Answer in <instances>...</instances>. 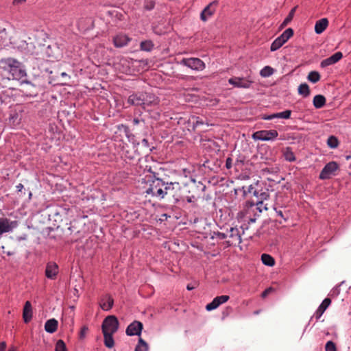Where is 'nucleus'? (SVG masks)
<instances>
[{
  "instance_id": "5fc2aeb1",
  "label": "nucleus",
  "mask_w": 351,
  "mask_h": 351,
  "mask_svg": "<svg viewBox=\"0 0 351 351\" xmlns=\"http://www.w3.org/2000/svg\"><path fill=\"white\" fill-rule=\"evenodd\" d=\"M118 128L119 130H121L123 129V131L125 132V133L126 134L128 138H130V135H129V133H130V130H129V128L127 126V125H125L123 124H121V125H118Z\"/></svg>"
},
{
  "instance_id": "c9c22d12",
  "label": "nucleus",
  "mask_w": 351,
  "mask_h": 351,
  "mask_svg": "<svg viewBox=\"0 0 351 351\" xmlns=\"http://www.w3.org/2000/svg\"><path fill=\"white\" fill-rule=\"evenodd\" d=\"M170 198H172L173 204H176L181 200H184V195H183L182 191H178L177 192H173V194Z\"/></svg>"
},
{
  "instance_id": "473e14b6",
  "label": "nucleus",
  "mask_w": 351,
  "mask_h": 351,
  "mask_svg": "<svg viewBox=\"0 0 351 351\" xmlns=\"http://www.w3.org/2000/svg\"><path fill=\"white\" fill-rule=\"evenodd\" d=\"M140 48L142 51H150L154 48V44L151 40H144L141 43Z\"/></svg>"
},
{
  "instance_id": "49530a36",
  "label": "nucleus",
  "mask_w": 351,
  "mask_h": 351,
  "mask_svg": "<svg viewBox=\"0 0 351 351\" xmlns=\"http://www.w3.org/2000/svg\"><path fill=\"white\" fill-rule=\"evenodd\" d=\"M296 9H297V6H295V7L293 8L290 10V12H289V14H288V15H287V16L285 19V23H289L293 20V16H294V15H295V12Z\"/></svg>"
},
{
  "instance_id": "a18cd8bd",
  "label": "nucleus",
  "mask_w": 351,
  "mask_h": 351,
  "mask_svg": "<svg viewBox=\"0 0 351 351\" xmlns=\"http://www.w3.org/2000/svg\"><path fill=\"white\" fill-rule=\"evenodd\" d=\"M278 118V119H289L290 116L291 114V110H286L283 112H277Z\"/></svg>"
},
{
  "instance_id": "c756f323",
  "label": "nucleus",
  "mask_w": 351,
  "mask_h": 351,
  "mask_svg": "<svg viewBox=\"0 0 351 351\" xmlns=\"http://www.w3.org/2000/svg\"><path fill=\"white\" fill-rule=\"evenodd\" d=\"M104 337V345L108 348H112L114 346V341L112 335L114 334L107 333L106 332H103Z\"/></svg>"
},
{
  "instance_id": "f03ea898",
  "label": "nucleus",
  "mask_w": 351,
  "mask_h": 351,
  "mask_svg": "<svg viewBox=\"0 0 351 351\" xmlns=\"http://www.w3.org/2000/svg\"><path fill=\"white\" fill-rule=\"evenodd\" d=\"M206 186L202 182H196L194 180L190 184L181 186L184 199L189 203L195 202L204 193Z\"/></svg>"
},
{
  "instance_id": "58836bf2",
  "label": "nucleus",
  "mask_w": 351,
  "mask_h": 351,
  "mask_svg": "<svg viewBox=\"0 0 351 351\" xmlns=\"http://www.w3.org/2000/svg\"><path fill=\"white\" fill-rule=\"evenodd\" d=\"M307 79L313 83H316L319 81L320 75L317 71H311L308 75Z\"/></svg>"
},
{
  "instance_id": "864d4df0",
  "label": "nucleus",
  "mask_w": 351,
  "mask_h": 351,
  "mask_svg": "<svg viewBox=\"0 0 351 351\" xmlns=\"http://www.w3.org/2000/svg\"><path fill=\"white\" fill-rule=\"evenodd\" d=\"M276 118H278L277 113H274V114H271L269 115L264 114L262 116V119H263V120H271V119H276Z\"/></svg>"
},
{
  "instance_id": "338daca9",
  "label": "nucleus",
  "mask_w": 351,
  "mask_h": 351,
  "mask_svg": "<svg viewBox=\"0 0 351 351\" xmlns=\"http://www.w3.org/2000/svg\"><path fill=\"white\" fill-rule=\"evenodd\" d=\"M243 162L241 160H237L235 162V166H240L243 165Z\"/></svg>"
},
{
  "instance_id": "6e6552de",
  "label": "nucleus",
  "mask_w": 351,
  "mask_h": 351,
  "mask_svg": "<svg viewBox=\"0 0 351 351\" xmlns=\"http://www.w3.org/2000/svg\"><path fill=\"white\" fill-rule=\"evenodd\" d=\"M339 169V165L335 161L327 163L321 171L319 178L320 180H328L335 175V172Z\"/></svg>"
},
{
  "instance_id": "ddd939ff",
  "label": "nucleus",
  "mask_w": 351,
  "mask_h": 351,
  "mask_svg": "<svg viewBox=\"0 0 351 351\" xmlns=\"http://www.w3.org/2000/svg\"><path fill=\"white\" fill-rule=\"evenodd\" d=\"M59 272L58 265L55 262L47 263L45 274V276L51 280H54Z\"/></svg>"
},
{
  "instance_id": "e2e57ef3",
  "label": "nucleus",
  "mask_w": 351,
  "mask_h": 351,
  "mask_svg": "<svg viewBox=\"0 0 351 351\" xmlns=\"http://www.w3.org/2000/svg\"><path fill=\"white\" fill-rule=\"evenodd\" d=\"M6 349V343L5 341H2L0 343V351H5Z\"/></svg>"
},
{
  "instance_id": "4c0bfd02",
  "label": "nucleus",
  "mask_w": 351,
  "mask_h": 351,
  "mask_svg": "<svg viewBox=\"0 0 351 351\" xmlns=\"http://www.w3.org/2000/svg\"><path fill=\"white\" fill-rule=\"evenodd\" d=\"M327 145L330 148H337L339 145V141L336 136H330L327 140Z\"/></svg>"
},
{
  "instance_id": "2f4dec72",
  "label": "nucleus",
  "mask_w": 351,
  "mask_h": 351,
  "mask_svg": "<svg viewBox=\"0 0 351 351\" xmlns=\"http://www.w3.org/2000/svg\"><path fill=\"white\" fill-rule=\"evenodd\" d=\"M298 93L304 97H307L310 95V88L307 84H301L298 87Z\"/></svg>"
},
{
  "instance_id": "7c9ffc66",
  "label": "nucleus",
  "mask_w": 351,
  "mask_h": 351,
  "mask_svg": "<svg viewBox=\"0 0 351 351\" xmlns=\"http://www.w3.org/2000/svg\"><path fill=\"white\" fill-rule=\"evenodd\" d=\"M262 263L267 266L272 267L275 265L274 258L269 254H263L261 256Z\"/></svg>"
},
{
  "instance_id": "f257e3e1",
  "label": "nucleus",
  "mask_w": 351,
  "mask_h": 351,
  "mask_svg": "<svg viewBox=\"0 0 351 351\" xmlns=\"http://www.w3.org/2000/svg\"><path fill=\"white\" fill-rule=\"evenodd\" d=\"M0 69L15 80H21L26 76L23 64L13 58H1L0 60Z\"/></svg>"
},
{
  "instance_id": "1a4fd4ad",
  "label": "nucleus",
  "mask_w": 351,
  "mask_h": 351,
  "mask_svg": "<svg viewBox=\"0 0 351 351\" xmlns=\"http://www.w3.org/2000/svg\"><path fill=\"white\" fill-rule=\"evenodd\" d=\"M180 64L195 71H202L205 68L204 62L197 58H183Z\"/></svg>"
},
{
  "instance_id": "393cba45",
  "label": "nucleus",
  "mask_w": 351,
  "mask_h": 351,
  "mask_svg": "<svg viewBox=\"0 0 351 351\" xmlns=\"http://www.w3.org/2000/svg\"><path fill=\"white\" fill-rule=\"evenodd\" d=\"M328 21L326 18L318 20L315 25V32L317 34H322L328 27Z\"/></svg>"
},
{
  "instance_id": "774afa93",
  "label": "nucleus",
  "mask_w": 351,
  "mask_h": 351,
  "mask_svg": "<svg viewBox=\"0 0 351 351\" xmlns=\"http://www.w3.org/2000/svg\"><path fill=\"white\" fill-rule=\"evenodd\" d=\"M289 23H285V20L283 21V22L281 23L280 26V29H282L284 28L285 27H286Z\"/></svg>"
},
{
  "instance_id": "7ed1b4c3",
  "label": "nucleus",
  "mask_w": 351,
  "mask_h": 351,
  "mask_svg": "<svg viewBox=\"0 0 351 351\" xmlns=\"http://www.w3.org/2000/svg\"><path fill=\"white\" fill-rule=\"evenodd\" d=\"M165 182L160 178H150L147 182L145 193L160 200L164 199L163 188Z\"/></svg>"
},
{
  "instance_id": "4d7b16f0",
  "label": "nucleus",
  "mask_w": 351,
  "mask_h": 351,
  "mask_svg": "<svg viewBox=\"0 0 351 351\" xmlns=\"http://www.w3.org/2000/svg\"><path fill=\"white\" fill-rule=\"evenodd\" d=\"M272 290H273V289H272V288H271V287H270V288H267V289H265V290L262 293V294H261L262 298H266V297L268 295V294H269V293Z\"/></svg>"
},
{
  "instance_id": "4be33fe9",
  "label": "nucleus",
  "mask_w": 351,
  "mask_h": 351,
  "mask_svg": "<svg viewBox=\"0 0 351 351\" xmlns=\"http://www.w3.org/2000/svg\"><path fill=\"white\" fill-rule=\"evenodd\" d=\"M144 99V92L136 93L129 96L128 103L132 106H140L142 107Z\"/></svg>"
},
{
  "instance_id": "8fccbe9b",
  "label": "nucleus",
  "mask_w": 351,
  "mask_h": 351,
  "mask_svg": "<svg viewBox=\"0 0 351 351\" xmlns=\"http://www.w3.org/2000/svg\"><path fill=\"white\" fill-rule=\"evenodd\" d=\"M138 145H141V147L144 149L145 152H148V151H151L152 150V149H151V147L149 146V142H148L147 139H146V138H143L141 141V143H138Z\"/></svg>"
},
{
  "instance_id": "b1692460",
  "label": "nucleus",
  "mask_w": 351,
  "mask_h": 351,
  "mask_svg": "<svg viewBox=\"0 0 351 351\" xmlns=\"http://www.w3.org/2000/svg\"><path fill=\"white\" fill-rule=\"evenodd\" d=\"M23 319L26 324L29 323L32 319V307L29 301H27L25 303L23 311Z\"/></svg>"
},
{
  "instance_id": "c85d7f7f",
  "label": "nucleus",
  "mask_w": 351,
  "mask_h": 351,
  "mask_svg": "<svg viewBox=\"0 0 351 351\" xmlns=\"http://www.w3.org/2000/svg\"><path fill=\"white\" fill-rule=\"evenodd\" d=\"M189 121L192 123L193 130H195V128H198L200 125H209L206 121L203 120V119L196 116H192L190 118Z\"/></svg>"
},
{
  "instance_id": "bb28decb",
  "label": "nucleus",
  "mask_w": 351,
  "mask_h": 351,
  "mask_svg": "<svg viewBox=\"0 0 351 351\" xmlns=\"http://www.w3.org/2000/svg\"><path fill=\"white\" fill-rule=\"evenodd\" d=\"M114 304L113 298L108 295L106 296V298H103L100 302V306L104 311H109L110 310Z\"/></svg>"
},
{
  "instance_id": "603ef678",
  "label": "nucleus",
  "mask_w": 351,
  "mask_h": 351,
  "mask_svg": "<svg viewBox=\"0 0 351 351\" xmlns=\"http://www.w3.org/2000/svg\"><path fill=\"white\" fill-rule=\"evenodd\" d=\"M88 330V326H82L81 330H80V339H84L85 337Z\"/></svg>"
},
{
  "instance_id": "ea45409f",
  "label": "nucleus",
  "mask_w": 351,
  "mask_h": 351,
  "mask_svg": "<svg viewBox=\"0 0 351 351\" xmlns=\"http://www.w3.org/2000/svg\"><path fill=\"white\" fill-rule=\"evenodd\" d=\"M274 73V69L269 66H265L260 72V74L262 77H266L271 75Z\"/></svg>"
},
{
  "instance_id": "20e7f679",
  "label": "nucleus",
  "mask_w": 351,
  "mask_h": 351,
  "mask_svg": "<svg viewBox=\"0 0 351 351\" xmlns=\"http://www.w3.org/2000/svg\"><path fill=\"white\" fill-rule=\"evenodd\" d=\"M43 53L49 61L60 60L62 56V51L56 43H52L45 47Z\"/></svg>"
},
{
  "instance_id": "39448f33",
  "label": "nucleus",
  "mask_w": 351,
  "mask_h": 351,
  "mask_svg": "<svg viewBox=\"0 0 351 351\" xmlns=\"http://www.w3.org/2000/svg\"><path fill=\"white\" fill-rule=\"evenodd\" d=\"M102 332L114 334L119 329V321L114 315H109L103 321Z\"/></svg>"
},
{
  "instance_id": "dca6fc26",
  "label": "nucleus",
  "mask_w": 351,
  "mask_h": 351,
  "mask_svg": "<svg viewBox=\"0 0 351 351\" xmlns=\"http://www.w3.org/2000/svg\"><path fill=\"white\" fill-rule=\"evenodd\" d=\"M16 223V221H10L8 218L0 217V236L12 231Z\"/></svg>"
},
{
  "instance_id": "0e129e2a",
  "label": "nucleus",
  "mask_w": 351,
  "mask_h": 351,
  "mask_svg": "<svg viewBox=\"0 0 351 351\" xmlns=\"http://www.w3.org/2000/svg\"><path fill=\"white\" fill-rule=\"evenodd\" d=\"M23 185L21 183H19L18 185H16V190L17 191L20 192L22 191V189H23Z\"/></svg>"
},
{
  "instance_id": "412c9836",
  "label": "nucleus",
  "mask_w": 351,
  "mask_h": 351,
  "mask_svg": "<svg viewBox=\"0 0 351 351\" xmlns=\"http://www.w3.org/2000/svg\"><path fill=\"white\" fill-rule=\"evenodd\" d=\"M331 303V300L328 298H325L321 304L319 306L318 308L315 312L313 316L311 317L313 319V317L315 318L316 321H318L324 311L326 310V308L329 306V305Z\"/></svg>"
},
{
  "instance_id": "f8f14e48",
  "label": "nucleus",
  "mask_w": 351,
  "mask_h": 351,
  "mask_svg": "<svg viewBox=\"0 0 351 351\" xmlns=\"http://www.w3.org/2000/svg\"><path fill=\"white\" fill-rule=\"evenodd\" d=\"M253 195L257 197V202L256 203L254 202H247V204H250V207L252 208L255 205H263V201L267 199L269 197V194L267 190L266 191H257L254 190L253 191Z\"/></svg>"
},
{
  "instance_id": "aec40b11",
  "label": "nucleus",
  "mask_w": 351,
  "mask_h": 351,
  "mask_svg": "<svg viewBox=\"0 0 351 351\" xmlns=\"http://www.w3.org/2000/svg\"><path fill=\"white\" fill-rule=\"evenodd\" d=\"M229 84L238 88H247L251 86L252 81L245 80L241 77H232L228 80Z\"/></svg>"
},
{
  "instance_id": "3c124183",
  "label": "nucleus",
  "mask_w": 351,
  "mask_h": 351,
  "mask_svg": "<svg viewBox=\"0 0 351 351\" xmlns=\"http://www.w3.org/2000/svg\"><path fill=\"white\" fill-rule=\"evenodd\" d=\"M228 237V235L225 233L220 232H214L213 235L212 236V238H217L220 240H223Z\"/></svg>"
},
{
  "instance_id": "13d9d810",
  "label": "nucleus",
  "mask_w": 351,
  "mask_h": 351,
  "mask_svg": "<svg viewBox=\"0 0 351 351\" xmlns=\"http://www.w3.org/2000/svg\"><path fill=\"white\" fill-rule=\"evenodd\" d=\"M144 120L143 119H138V118H134L133 120H132V124L134 125H136L141 123H144Z\"/></svg>"
},
{
  "instance_id": "2eb2a0df",
  "label": "nucleus",
  "mask_w": 351,
  "mask_h": 351,
  "mask_svg": "<svg viewBox=\"0 0 351 351\" xmlns=\"http://www.w3.org/2000/svg\"><path fill=\"white\" fill-rule=\"evenodd\" d=\"M229 240L226 241L228 246L235 245L237 243H240L241 242V237L240 232L237 228H230L229 230Z\"/></svg>"
},
{
  "instance_id": "f3484780",
  "label": "nucleus",
  "mask_w": 351,
  "mask_h": 351,
  "mask_svg": "<svg viewBox=\"0 0 351 351\" xmlns=\"http://www.w3.org/2000/svg\"><path fill=\"white\" fill-rule=\"evenodd\" d=\"M181 191V186L178 182H165L163 188L164 198L167 196L171 197L173 192Z\"/></svg>"
},
{
  "instance_id": "72a5a7b5",
  "label": "nucleus",
  "mask_w": 351,
  "mask_h": 351,
  "mask_svg": "<svg viewBox=\"0 0 351 351\" xmlns=\"http://www.w3.org/2000/svg\"><path fill=\"white\" fill-rule=\"evenodd\" d=\"M148 344L142 338H139L135 351H148Z\"/></svg>"
},
{
  "instance_id": "bf43d9fd",
  "label": "nucleus",
  "mask_w": 351,
  "mask_h": 351,
  "mask_svg": "<svg viewBox=\"0 0 351 351\" xmlns=\"http://www.w3.org/2000/svg\"><path fill=\"white\" fill-rule=\"evenodd\" d=\"M257 207H256V209L258 210L259 213H261L263 210H267L268 208L267 207V205H256Z\"/></svg>"
},
{
  "instance_id": "6ab92c4d",
  "label": "nucleus",
  "mask_w": 351,
  "mask_h": 351,
  "mask_svg": "<svg viewBox=\"0 0 351 351\" xmlns=\"http://www.w3.org/2000/svg\"><path fill=\"white\" fill-rule=\"evenodd\" d=\"M130 40V38H129L126 34L122 33L116 35L113 38L114 45L118 48L126 46Z\"/></svg>"
},
{
  "instance_id": "f704fd0d",
  "label": "nucleus",
  "mask_w": 351,
  "mask_h": 351,
  "mask_svg": "<svg viewBox=\"0 0 351 351\" xmlns=\"http://www.w3.org/2000/svg\"><path fill=\"white\" fill-rule=\"evenodd\" d=\"M170 198H172L173 204H176L181 200H184V195H183L182 191H178L177 192H173V194Z\"/></svg>"
},
{
  "instance_id": "09e8293b",
  "label": "nucleus",
  "mask_w": 351,
  "mask_h": 351,
  "mask_svg": "<svg viewBox=\"0 0 351 351\" xmlns=\"http://www.w3.org/2000/svg\"><path fill=\"white\" fill-rule=\"evenodd\" d=\"M124 156L126 158H128L129 160H134L136 158V156H139V154H136L135 151L131 152L129 150H125Z\"/></svg>"
},
{
  "instance_id": "c03bdc74",
  "label": "nucleus",
  "mask_w": 351,
  "mask_h": 351,
  "mask_svg": "<svg viewBox=\"0 0 351 351\" xmlns=\"http://www.w3.org/2000/svg\"><path fill=\"white\" fill-rule=\"evenodd\" d=\"M249 213V208L243 210H241L237 213V219L239 220L245 221L247 218V215Z\"/></svg>"
},
{
  "instance_id": "79ce46f5",
  "label": "nucleus",
  "mask_w": 351,
  "mask_h": 351,
  "mask_svg": "<svg viewBox=\"0 0 351 351\" xmlns=\"http://www.w3.org/2000/svg\"><path fill=\"white\" fill-rule=\"evenodd\" d=\"M55 351H67L66 346L63 340L59 339L55 346Z\"/></svg>"
},
{
  "instance_id": "a19ab883",
  "label": "nucleus",
  "mask_w": 351,
  "mask_h": 351,
  "mask_svg": "<svg viewBox=\"0 0 351 351\" xmlns=\"http://www.w3.org/2000/svg\"><path fill=\"white\" fill-rule=\"evenodd\" d=\"M10 80V77H2V75H0V89L5 88H8L9 89H10V88L8 86Z\"/></svg>"
},
{
  "instance_id": "680f3d73",
  "label": "nucleus",
  "mask_w": 351,
  "mask_h": 351,
  "mask_svg": "<svg viewBox=\"0 0 351 351\" xmlns=\"http://www.w3.org/2000/svg\"><path fill=\"white\" fill-rule=\"evenodd\" d=\"M256 220V217H247L245 221H247L248 224L255 222Z\"/></svg>"
},
{
  "instance_id": "37998d69",
  "label": "nucleus",
  "mask_w": 351,
  "mask_h": 351,
  "mask_svg": "<svg viewBox=\"0 0 351 351\" xmlns=\"http://www.w3.org/2000/svg\"><path fill=\"white\" fill-rule=\"evenodd\" d=\"M76 220H73V221H71L69 223V226H68L67 229L69 231L70 234H77L79 233L80 231L79 229L76 227Z\"/></svg>"
},
{
  "instance_id": "5701e85b",
  "label": "nucleus",
  "mask_w": 351,
  "mask_h": 351,
  "mask_svg": "<svg viewBox=\"0 0 351 351\" xmlns=\"http://www.w3.org/2000/svg\"><path fill=\"white\" fill-rule=\"evenodd\" d=\"M216 1H213L206 5L202 10L200 14V18L203 21H206L208 17L212 16L215 11V5H217Z\"/></svg>"
},
{
  "instance_id": "0eeeda50",
  "label": "nucleus",
  "mask_w": 351,
  "mask_h": 351,
  "mask_svg": "<svg viewBox=\"0 0 351 351\" xmlns=\"http://www.w3.org/2000/svg\"><path fill=\"white\" fill-rule=\"evenodd\" d=\"M293 35L292 28L287 29L280 36L276 38L271 43L270 50L275 51L280 49Z\"/></svg>"
},
{
  "instance_id": "69168bd1",
  "label": "nucleus",
  "mask_w": 351,
  "mask_h": 351,
  "mask_svg": "<svg viewBox=\"0 0 351 351\" xmlns=\"http://www.w3.org/2000/svg\"><path fill=\"white\" fill-rule=\"evenodd\" d=\"M274 210H276V213H277V215H278V216H280V217H282V218H284V215H283V213H282V210H277V209H276V208H274Z\"/></svg>"
},
{
  "instance_id": "a211bd4d",
  "label": "nucleus",
  "mask_w": 351,
  "mask_h": 351,
  "mask_svg": "<svg viewBox=\"0 0 351 351\" xmlns=\"http://www.w3.org/2000/svg\"><path fill=\"white\" fill-rule=\"evenodd\" d=\"M343 57V53L341 51L336 52L329 58H327L321 62L320 66L325 68L328 66L334 64L339 62Z\"/></svg>"
},
{
  "instance_id": "6e6d98bb",
  "label": "nucleus",
  "mask_w": 351,
  "mask_h": 351,
  "mask_svg": "<svg viewBox=\"0 0 351 351\" xmlns=\"http://www.w3.org/2000/svg\"><path fill=\"white\" fill-rule=\"evenodd\" d=\"M232 160L231 158L228 157L227 159H226V167L228 169H230L231 167H232Z\"/></svg>"
},
{
  "instance_id": "4468645a",
  "label": "nucleus",
  "mask_w": 351,
  "mask_h": 351,
  "mask_svg": "<svg viewBox=\"0 0 351 351\" xmlns=\"http://www.w3.org/2000/svg\"><path fill=\"white\" fill-rule=\"evenodd\" d=\"M230 299V297L228 295H223L220 296H217L215 298L213 301L208 304L206 306V309L208 311H213L215 308H217L221 304L226 302Z\"/></svg>"
},
{
  "instance_id": "9d476101",
  "label": "nucleus",
  "mask_w": 351,
  "mask_h": 351,
  "mask_svg": "<svg viewBox=\"0 0 351 351\" xmlns=\"http://www.w3.org/2000/svg\"><path fill=\"white\" fill-rule=\"evenodd\" d=\"M143 104L142 106V108L144 110H149L148 109L149 107H156L159 105L160 100L158 97H156L155 95L144 92V99H143Z\"/></svg>"
},
{
  "instance_id": "423d86ee",
  "label": "nucleus",
  "mask_w": 351,
  "mask_h": 351,
  "mask_svg": "<svg viewBox=\"0 0 351 351\" xmlns=\"http://www.w3.org/2000/svg\"><path fill=\"white\" fill-rule=\"evenodd\" d=\"M278 136L276 130H259L252 134V138L255 141H270L275 140Z\"/></svg>"
},
{
  "instance_id": "de8ad7c7",
  "label": "nucleus",
  "mask_w": 351,
  "mask_h": 351,
  "mask_svg": "<svg viewBox=\"0 0 351 351\" xmlns=\"http://www.w3.org/2000/svg\"><path fill=\"white\" fill-rule=\"evenodd\" d=\"M325 351H337L335 343L332 341H328L325 346Z\"/></svg>"
},
{
  "instance_id": "e433bc0d",
  "label": "nucleus",
  "mask_w": 351,
  "mask_h": 351,
  "mask_svg": "<svg viewBox=\"0 0 351 351\" xmlns=\"http://www.w3.org/2000/svg\"><path fill=\"white\" fill-rule=\"evenodd\" d=\"M285 158L287 161L294 162L296 158L294 153L292 152L290 147H287L284 153Z\"/></svg>"
},
{
  "instance_id": "052dcab7",
  "label": "nucleus",
  "mask_w": 351,
  "mask_h": 351,
  "mask_svg": "<svg viewBox=\"0 0 351 351\" xmlns=\"http://www.w3.org/2000/svg\"><path fill=\"white\" fill-rule=\"evenodd\" d=\"M154 8V3L153 2H150L149 4H147L145 6V8L147 10H151Z\"/></svg>"
},
{
  "instance_id": "cd10ccee",
  "label": "nucleus",
  "mask_w": 351,
  "mask_h": 351,
  "mask_svg": "<svg viewBox=\"0 0 351 351\" xmlns=\"http://www.w3.org/2000/svg\"><path fill=\"white\" fill-rule=\"evenodd\" d=\"M326 101V99L324 95H317L313 98V104L315 108L319 109L325 106Z\"/></svg>"
},
{
  "instance_id": "a878e982",
  "label": "nucleus",
  "mask_w": 351,
  "mask_h": 351,
  "mask_svg": "<svg viewBox=\"0 0 351 351\" xmlns=\"http://www.w3.org/2000/svg\"><path fill=\"white\" fill-rule=\"evenodd\" d=\"M58 326V322L56 319H49L45 324V330L49 333H53L57 330Z\"/></svg>"
},
{
  "instance_id": "9b49d317",
  "label": "nucleus",
  "mask_w": 351,
  "mask_h": 351,
  "mask_svg": "<svg viewBox=\"0 0 351 351\" xmlns=\"http://www.w3.org/2000/svg\"><path fill=\"white\" fill-rule=\"evenodd\" d=\"M143 326L141 322L134 321L126 328L125 332L128 336L138 335L140 336Z\"/></svg>"
}]
</instances>
